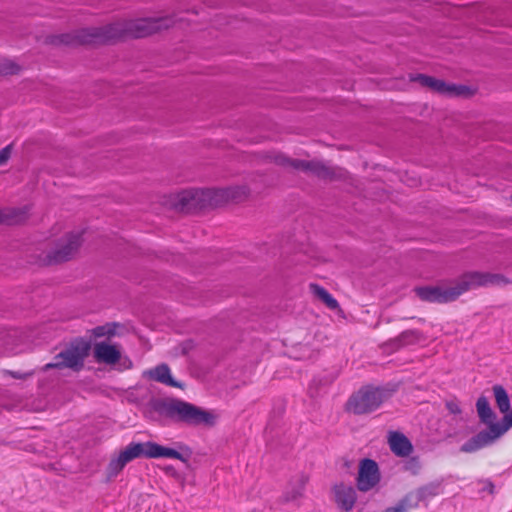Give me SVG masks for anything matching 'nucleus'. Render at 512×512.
Here are the masks:
<instances>
[{
    "label": "nucleus",
    "instance_id": "1",
    "mask_svg": "<svg viewBox=\"0 0 512 512\" xmlns=\"http://www.w3.org/2000/svg\"><path fill=\"white\" fill-rule=\"evenodd\" d=\"M174 23V19L169 16L123 20L101 27L82 28L72 33L51 35L47 37V42L67 46L104 44L123 37H147L172 27Z\"/></svg>",
    "mask_w": 512,
    "mask_h": 512
},
{
    "label": "nucleus",
    "instance_id": "2",
    "mask_svg": "<svg viewBox=\"0 0 512 512\" xmlns=\"http://www.w3.org/2000/svg\"><path fill=\"white\" fill-rule=\"evenodd\" d=\"M510 283L504 275L498 273L468 272L463 274L453 286H425L415 288L416 295L423 301L447 303L456 300L463 293L487 286H505Z\"/></svg>",
    "mask_w": 512,
    "mask_h": 512
},
{
    "label": "nucleus",
    "instance_id": "3",
    "mask_svg": "<svg viewBox=\"0 0 512 512\" xmlns=\"http://www.w3.org/2000/svg\"><path fill=\"white\" fill-rule=\"evenodd\" d=\"M151 406L160 415L188 426L213 427L217 421L214 412L178 398L155 399Z\"/></svg>",
    "mask_w": 512,
    "mask_h": 512
},
{
    "label": "nucleus",
    "instance_id": "4",
    "mask_svg": "<svg viewBox=\"0 0 512 512\" xmlns=\"http://www.w3.org/2000/svg\"><path fill=\"white\" fill-rule=\"evenodd\" d=\"M91 351V343L77 337L59 348L54 355L53 360L43 366L44 372L51 369L64 370L69 369L73 372H80L85 366V360Z\"/></svg>",
    "mask_w": 512,
    "mask_h": 512
},
{
    "label": "nucleus",
    "instance_id": "5",
    "mask_svg": "<svg viewBox=\"0 0 512 512\" xmlns=\"http://www.w3.org/2000/svg\"><path fill=\"white\" fill-rule=\"evenodd\" d=\"M391 395V391L384 388H362L350 397L347 402V410L356 415L371 413L379 408Z\"/></svg>",
    "mask_w": 512,
    "mask_h": 512
},
{
    "label": "nucleus",
    "instance_id": "6",
    "mask_svg": "<svg viewBox=\"0 0 512 512\" xmlns=\"http://www.w3.org/2000/svg\"><path fill=\"white\" fill-rule=\"evenodd\" d=\"M501 423L491 425L490 429L482 430L466 441L460 448L461 452L472 453L492 444L512 427V410L503 413Z\"/></svg>",
    "mask_w": 512,
    "mask_h": 512
},
{
    "label": "nucleus",
    "instance_id": "7",
    "mask_svg": "<svg viewBox=\"0 0 512 512\" xmlns=\"http://www.w3.org/2000/svg\"><path fill=\"white\" fill-rule=\"evenodd\" d=\"M271 160L281 167L302 171L304 173L317 176L318 178L321 179L332 180L335 178V170L320 161H305L300 159H291L285 156L284 154L280 153L271 156Z\"/></svg>",
    "mask_w": 512,
    "mask_h": 512
},
{
    "label": "nucleus",
    "instance_id": "8",
    "mask_svg": "<svg viewBox=\"0 0 512 512\" xmlns=\"http://www.w3.org/2000/svg\"><path fill=\"white\" fill-rule=\"evenodd\" d=\"M410 81L418 82L421 86L448 97L468 98L474 94L469 86L446 83L424 74L410 75Z\"/></svg>",
    "mask_w": 512,
    "mask_h": 512
},
{
    "label": "nucleus",
    "instance_id": "9",
    "mask_svg": "<svg viewBox=\"0 0 512 512\" xmlns=\"http://www.w3.org/2000/svg\"><path fill=\"white\" fill-rule=\"evenodd\" d=\"M82 244V233L71 232L59 239L55 246L47 252L45 260L47 264H59L74 257Z\"/></svg>",
    "mask_w": 512,
    "mask_h": 512
},
{
    "label": "nucleus",
    "instance_id": "10",
    "mask_svg": "<svg viewBox=\"0 0 512 512\" xmlns=\"http://www.w3.org/2000/svg\"><path fill=\"white\" fill-rule=\"evenodd\" d=\"M146 448L144 443H135L132 442L125 449L121 450L119 455L112 458L107 466V476L108 478L116 477L122 469L129 462L133 461L139 457L146 458Z\"/></svg>",
    "mask_w": 512,
    "mask_h": 512
},
{
    "label": "nucleus",
    "instance_id": "11",
    "mask_svg": "<svg viewBox=\"0 0 512 512\" xmlns=\"http://www.w3.org/2000/svg\"><path fill=\"white\" fill-rule=\"evenodd\" d=\"M146 458L158 459V458H171L178 459L188 466L189 459L192 455V450L179 443L178 450L170 447L162 446L156 442L148 441L145 442Z\"/></svg>",
    "mask_w": 512,
    "mask_h": 512
},
{
    "label": "nucleus",
    "instance_id": "12",
    "mask_svg": "<svg viewBox=\"0 0 512 512\" xmlns=\"http://www.w3.org/2000/svg\"><path fill=\"white\" fill-rule=\"evenodd\" d=\"M381 479L379 466L375 460L364 458L359 463L356 485L359 491L368 492L378 485Z\"/></svg>",
    "mask_w": 512,
    "mask_h": 512
},
{
    "label": "nucleus",
    "instance_id": "13",
    "mask_svg": "<svg viewBox=\"0 0 512 512\" xmlns=\"http://www.w3.org/2000/svg\"><path fill=\"white\" fill-rule=\"evenodd\" d=\"M202 194L201 189L184 190L172 196L171 205L179 212H194L203 208Z\"/></svg>",
    "mask_w": 512,
    "mask_h": 512
},
{
    "label": "nucleus",
    "instance_id": "14",
    "mask_svg": "<svg viewBox=\"0 0 512 512\" xmlns=\"http://www.w3.org/2000/svg\"><path fill=\"white\" fill-rule=\"evenodd\" d=\"M94 358L98 363L114 365L121 359V351L117 344L98 342L93 349Z\"/></svg>",
    "mask_w": 512,
    "mask_h": 512
},
{
    "label": "nucleus",
    "instance_id": "15",
    "mask_svg": "<svg viewBox=\"0 0 512 512\" xmlns=\"http://www.w3.org/2000/svg\"><path fill=\"white\" fill-rule=\"evenodd\" d=\"M334 501L343 511L353 509L356 502V491L351 485L344 483L335 484L332 488Z\"/></svg>",
    "mask_w": 512,
    "mask_h": 512
},
{
    "label": "nucleus",
    "instance_id": "16",
    "mask_svg": "<svg viewBox=\"0 0 512 512\" xmlns=\"http://www.w3.org/2000/svg\"><path fill=\"white\" fill-rule=\"evenodd\" d=\"M388 444L390 450L398 457H408L413 451L411 441L401 432H389Z\"/></svg>",
    "mask_w": 512,
    "mask_h": 512
},
{
    "label": "nucleus",
    "instance_id": "17",
    "mask_svg": "<svg viewBox=\"0 0 512 512\" xmlns=\"http://www.w3.org/2000/svg\"><path fill=\"white\" fill-rule=\"evenodd\" d=\"M150 379L165 384L167 386L183 388V384L174 380L170 373V368L167 364H160L153 369L145 372Z\"/></svg>",
    "mask_w": 512,
    "mask_h": 512
},
{
    "label": "nucleus",
    "instance_id": "18",
    "mask_svg": "<svg viewBox=\"0 0 512 512\" xmlns=\"http://www.w3.org/2000/svg\"><path fill=\"white\" fill-rule=\"evenodd\" d=\"M202 207H216L229 203L226 188L201 189Z\"/></svg>",
    "mask_w": 512,
    "mask_h": 512
},
{
    "label": "nucleus",
    "instance_id": "19",
    "mask_svg": "<svg viewBox=\"0 0 512 512\" xmlns=\"http://www.w3.org/2000/svg\"><path fill=\"white\" fill-rule=\"evenodd\" d=\"M423 334L418 330H406L399 336L389 341L388 345L399 349L408 345L416 344L424 340Z\"/></svg>",
    "mask_w": 512,
    "mask_h": 512
},
{
    "label": "nucleus",
    "instance_id": "20",
    "mask_svg": "<svg viewBox=\"0 0 512 512\" xmlns=\"http://www.w3.org/2000/svg\"><path fill=\"white\" fill-rule=\"evenodd\" d=\"M476 409L479 416V419L482 423L488 426L487 429H490L491 425H496V414L492 410L488 399L485 396H480L476 402Z\"/></svg>",
    "mask_w": 512,
    "mask_h": 512
},
{
    "label": "nucleus",
    "instance_id": "21",
    "mask_svg": "<svg viewBox=\"0 0 512 512\" xmlns=\"http://www.w3.org/2000/svg\"><path fill=\"white\" fill-rule=\"evenodd\" d=\"M308 482V478L304 475L297 477L290 483V488L285 493L286 501H295L302 497L304 494L305 486Z\"/></svg>",
    "mask_w": 512,
    "mask_h": 512
},
{
    "label": "nucleus",
    "instance_id": "22",
    "mask_svg": "<svg viewBox=\"0 0 512 512\" xmlns=\"http://www.w3.org/2000/svg\"><path fill=\"white\" fill-rule=\"evenodd\" d=\"M310 291L315 297L322 301L329 309L336 310L339 308L337 300L323 287L318 284H310Z\"/></svg>",
    "mask_w": 512,
    "mask_h": 512
},
{
    "label": "nucleus",
    "instance_id": "23",
    "mask_svg": "<svg viewBox=\"0 0 512 512\" xmlns=\"http://www.w3.org/2000/svg\"><path fill=\"white\" fill-rule=\"evenodd\" d=\"M496 406L501 413H507L510 410V397L502 385L492 387Z\"/></svg>",
    "mask_w": 512,
    "mask_h": 512
},
{
    "label": "nucleus",
    "instance_id": "24",
    "mask_svg": "<svg viewBox=\"0 0 512 512\" xmlns=\"http://www.w3.org/2000/svg\"><path fill=\"white\" fill-rule=\"evenodd\" d=\"M26 211L17 208L0 209V224H16L24 220Z\"/></svg>",
    "mask_w": 512,
    "mask_h": 512
},
{
    "label": "nucleus",
    "instance_id": "25",
    "mask_svg": "<svg viewBox=\"0 0 512 512\" xmlns=\"http://www.w3.org/2000/svg\"><path fill=\"white\" fill-rule=\"evenodd\" d=\"M226 189L229 203H239L245 201L250 195V189L247 185L230 186Z\"/></svg>",
    "mask_w": 512,
    "mask_h": 512
},
{
    "label": "nucleus",
    "instance_id": "26",
    "mask_svg": "<svg viewBox=\"0 0 512 512\" xmlns=\"http://www.w3.org/2000/svg\"><path fill=\"white\" fill-rule=\"evenodd\" d=\"M435 494L434 489L431 487H421L414 493H409L407 496L412 497V500L409 501L410 508H416L421 501Z\"/></svg>",
    "mask_w": 512,
    "mask_h": 512
},
{
    "label": "nucleus",
    "instance_id": "27",
    "mask_svg": "<svg viewBox=\"0 0 512 512\" xmlns=\"http://www.w3.org/2000/svg\"><path fill=\"white\" fill-rule=\"evenodd\" d=\"M116 326H117L116 323H107L105 325L97 326L92 329V334L98 338L104 337V336L112 337L116 333V331H115Z\"/></svg>",
    "mask_w": 512,
    "mask_h": 512
},
{
    "label": "nucleus",
    "instance_id": "28",
    "mask_svg": "<svg viewBox=\"0 0 512 512\" xmlns=\"http://www.w3.org/2000/svg\"><path fill=\"white\" fill-rule=\"evenodd\" d=\"M403 470L412 475H417L421 470V462L418 457H410L403 464Z\"/></svg>",
    "mask_w": 512,
    "mask_h": 512
},
{
    "label": "nucleus",
    "instance_id": "29",
    "mask_svg": "<svg viewBox=\"0 0 512 512\" xmlns=\"http://www.w3.org/2000/svg\"><path fill=\"white\" fill-rule=\"evenodd\" d=\"M412 500L411 496H405L395 506L385 509L383 512H407L410 508L409 501Z\"/></svg>",
    "mask_w": 512,
    "mask_h": 512
},
{
    "label": "nucleus",
    "instance_id": "30",
    "mask_svg": "<svg viewBox=\"0 0 512 512\" xmlns=\"http://www.w3.org/2000/svg\"><path fill=\"white\" fill-rule=\"evenodd\" d=\"M12 153V145H7L0 151V166L4 165L10 158Z\"/></svg>",
    "mask_w": 512,
    "mask_h": 512
},
{
    "label": "nucleus",
    "instance_id": "31",
    "mask_svg": "<svg viewBox=\"0 0 512 512\" xmlns=\"http://www.w3.org/2000/svg\"><path fill=\"white\" fill-rule=\"evenodd\" d=\"M162 471L166 475H169L176 480H179L181 478L180 473L172 465H165L164 467H162Z\"/></svg>",
    "mask_w": 512,
    "mask_h": 512
},
{
    "label": "nucleus",
    "instance_id": "32",
    "mask_svg": "<svg viewBox=\"0 0 512 512\" xmlns=\"http://www.w3.org/2000/svg\"><path fill=\"white\" fill-rule=\"evenodd\" d=\"M478 483L483 485L482 491H487L491 495L494 494L495 486L491 480L483 479V480H479Z\"/></svg>",
    "mask_w": 512,
    "mask_h": 512
},
{
    "label": "nucleus",
    "instance_id": "33",
    "mask_svg": "<svg viewBox=\"0 0 512 512\" xmlns=\"http://www.w3.org/2000/svg\"><path fill=\"white\" fill-rule=\"evenodd\" d=\"M446 407L449 410V412L452 413V414H460L461 413L460 407L455 402H452V401L451 402H447L446 403Z\"/></svg>",
    "mask_w": 512,
    "mask_h": 512
},
{
    "label": "nucleus",
    "instance_id": "34",
    "mask_svg": "<svg viewBox=\"0 0 512 512\" xmlns=\"http://www.w3.org/2000/svg\"><path fill=\"white\" fill-rule=\"evenodd\" d=\"M10 374L13 378H16V379H23V378H26V377L32 375V373L21 374L19 372H10Z\"/></svg>",
    "mask_w": 512,
    "mask_h": 512
}]
</instances>
